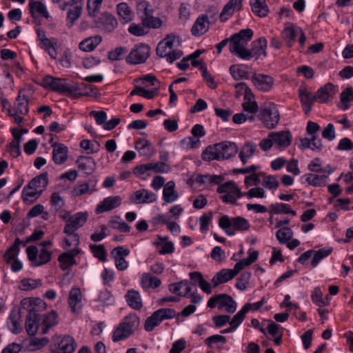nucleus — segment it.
I'll list each match as a JSON object with an SVG mask.
<instances>
[{
	"label": "nucleus",
	"mask_w": 353,
	"mask_h": 353,
	"mask_svg": "<svg viewBox=\"0 0 353 353\" xmlns=\"http://www.w3.org/2000/svg\"><path fill=\"white\" fill-rule=\"evenodd\" d=\"M252 37L253 31L250 28L241 30L238 33L234 34L229 39L230 52L242 59H250L252 57V52L245 46Z\"/></svg>",
	"instance_id": "f257e3e1"
},
{
	"label": "nucleus",
	"mask_w": 353,
	"mask_h": 353,
	"mask_svg": "<svg viewBox=\"0 0 353 353\" xmlns=\"http://www.w3.org/2000/svg\"><path fill=\"white\" fill-rule=\"evenodd\" d=\"M238 152L237 145L232 142L223 141L208 146L202 153L204 161L223 160L231 158Z\"/></svg>",
	"instance_id": "f03ea898"
},
{
	"label": "nucleus",
	"mask_w": 353,
	"mask_h": 353,
	"mask_svg": "<svg viewBox=\"0 0 353 353\" xmlns=\"http://www.w3.org/2000/svg\"><path fill=\"white\" fill-rule=\"evenodd\" d=\"M41 85L46 89L72 97H76L77 91L79 90V88L76 85L67 83L65 79L56 78L50 75L42 79Z\"/></svg>",
	"instance_id": "7ed1b4c3"
},
{
	"label": "nucleus",
	"mask_w": 353,
	"mask_h": 353,
	"mask_svg": "<svg viewBox=\"0 0 353 353\" xmlns=\"http://www.w3.org/2000/svg\"><path fill=\"white\" fill-rule=\"evenodd\" d=\"M140 324L139 318L136 314L126 316L114 330L112 340L117 342L127 339L136 331Z\"/></svg>",
	"instance_id": "20e7f679"
},
{
	"label": "nucleus",
	"mask_w": 353,
	"mask_h": 353,
	"mask_svg": "<svg viewBox=\"0 0 353 353\" xmlns=\"http://www.w3.org/2000/svg\"><path fill=\"white\" fill-rule=\"evenodd\" d=\"M219 226L228 236H234L236 230L245 231L250 225L248 221L241 216L230 218L228 215H223L219 218Z\"/></svg>",
	"instance_id": "39448f33"
},
{
	"label": "nucleus",
	"mask_w": 353,
	"mask_h": 353,
	"mask_svg": "<svg viewBox=\"0 0 353 353\" xmlns=\"http://www.w3.org/2000/svg\"><path fill=\"white\" fill-rule=\"evenodd\" d=\"M46 306V303L38 299L35 301L34 305L29 310L26 321V329L29 335L34 336L37 334L39 326H41V324H39L41 316L39 310V309H45Z\"/></svg>",
	"instance_id": "423d86ee"
},
{
	"label": "nucleus",
	"mask_w": 353,
	"mask_h": 353,
	"mask_svg": "<svg viewBox=\"0 0 353 353\" xmlns=\"http://www.w3.org/2000/svg\"><path fill=\"white\" fill-rule=\"evenodd\" d=\"M216 191L221 194L220 199L224 203L236 204L237 199L243 196V192H241L239 187L232 181L220 185Z\"/></svg>",
	"instance_id": "0eeeda50"
},
{
	"label": "nucleus",
	"mask_w": 353,
	"mask_h": 353,
	"mask_svg": "<svg viewBox=\"0 0 353 353\" xmlns=\"http://www.w3.org/2000/svg\"><path fill=\"white\" fill-rule=\"evenodd\" d=\"M216 306L219 310H224L228 313H234L236 310V303L227 294H219L210 298L208 307L214 308Z\"/></svg>",
	"instance_id": "6e6552de"
},
{
	"label": "nucleus",
	"mask_w": 353,
	"mask_h": 353,
	"mask_svg": "<svg viewBox=\"0 0 353 353\" xmlns=\"http://www.w3.org/2000/svg\"><path fill=\"white\" fill-rule=\"evenodd\" d=\"M176 315V311L171 308L159 309L148 317L145 322V329L148 332H151L159 325L161 321L165 319H171Z\"/></svg>",
	"instance_id": "1a4fd4ad"
},
{
	"label": "nucleus",
	"mask_w": 353,
	"mask_h": 353,
	"mask_svg": "<svg viewBox=\"0 0 353 353\" xmlns=\"http://www.w3.org/2000/svg\"><path fill=\"white\" fill-rule=\"evenodd\" d=\"M52 340L50 345L52 353H72L76 348L74 339L70 336H54Z\"/></svg>",
	"instance_id": "9d476101"
},
{
	"label": "nucleus",
	"mask_w": 353,
	"mask_h": 353,
	"mask_svg": "<svg viewBox=\"0 0 353 353\" xmlns=\"http://www.w3.org/2000/svg\"><path fill=\"white\" fill-rule=\"evenodd\" d=\"M150 54V48L145 43L136 45L126 57V61L129 64H141L148 59Z\"/></svg>",
	"instance_id": "9b49d317"
},
{
	"label": "nucleus",
	"mask_w": 353,
	"mask_h": 353,
	"mask_svg": "<svg viewBox=\"0 0 353 353\" xmlns=\"http://www.w3.org/2000/svg\"><path fill=\"white\" fill-rule=\"evenodd\" d=\"M259 118L267 128L273 129L279 122L280 114L277 108L272 105L262 110Z\"/></svg>",
	"instance_id": "f8f14e48"
},
{
	"label": "nucleus",
	"mask_w": 353,
	"mask_h": 353,
	"mask_svg": "<svg viewBox=\"0 0 353 353\" xmlns=\"http://www.w3.org/2000/svg\"><path fill=\"white\" fill-rule=\"evenodd\" d=\"M95 24L101 32L110 33L117 28L118 21L112 14L104 12L95 20Z\"/></svg>",
	"instance_id": "ddd939ff"
},
{
	"label": "nucleus",
	"mask_w": 353,
	"mask_h": 353,
	"mask_svg": "<svg viewBox=\"0 0 353 353\" xmlns=\"http://www.w3.org/2000/svg\"><path fill=\"white\" fill-rule=\"evenodd\" d=\"M88 218V214L86 212H80L70 216L66 221L63 232H70L71 234L72 231H76L86 223Z\"/></svg>",
	"instance_id": "4468645a"
},
{
	"label": "nucleus",
	"mask_w": 353,
	"mask_h": 353,
	"mask_svg": "<svg viewBox=\"0 0 353 353\" xmlns=\"http://www.w3.org/2000/svg\"><path fill=\"white\" fill-rule=\"evenodd\" d=\"M252 81L259 90L268 92L273 87L274 80L269 75L254 74L252 77Z\"/></svg>",
	"instance_id": "2eb2a0df"
},
{
	"label": "nucleus",
	"mask_w": 353,
	"mask_h": 353,
	"mask_svg": "<svg viewBox=\"0 0 353 353\" xmlns=\"http://www.w3.org/2000/svg\"><path fill=\"white\" fill-rule=\"evenodd\" d=\"M131 202L136 204L150 203L157 201V195L146 189L134 192L130 197Z\"/></svg>",
	"instance_id": "dca6fc26"
},
{
	"label": "nucleus",
	"mask_w": 353,
	"mask_h": 353,
	"mask_svg": "<svg viewBox=\"0 0 353 353\" xmlns=\"http://www.w3.org/2000/svg\"><path fill=\"white\" fill-rule=\"evenodd\" d=\"M156 52L158 56L165 58L169 63H172L183 56L182 51L179 50H172L161 42L158 44Z\"/></svg>",
	"instance_id": "f3484780"
},
{
	"label": "nucleus",
	"mask_w": 353,
	"mask_h": 353,
	"mask_svg": "<svg viewBox=\"0 0 353 353\" xmlns=\"http://www.w3.org/2000/svg\"><path fill=\"white\" fill-rule=\"evenodd\" d=\"M210 28L209 17L206 14L199 16L191 28V32L194 37H200L206 33Z\"/></svg>",
	"instance_id": "a211bd4d"
},
{
	"label": "nucleus",
	"mask_w": 353,
	"mask_h": 353,
	"mask_svg": "<svg viewBox=\"0 0 353 353\" xmlns=\"http://www.w3.org/2000/svg\"><path fill=\"white\" fill-rule=\"evenodd\" d=\"M336 94V87L331 83H328L321 87L315 94L316 101L323 103L328 102Z\"/></svg>",
	"instance_id": "6ab92c4d"
},
{
	"label": "nucleus",
	"mask_w": 353,
	"mask_h": 353,
	"mask_svg": "<svg viewBox=\"0 0 353 353\" xmlns=\"http://www.w3.org/2000/svg\"><path fill=\"white\" fill-rule=\"evenodd\" d=\"M53 148L52 160L57 165L63 164L68 159V149L63 143H54L52 144Z\"/></svg>",
	"instance_id": "aec40b11"
},
{
	"label": "nucleus",
	"mask_w": 353,
	"mask_h": 353,
	"mask_svg": "<svg viewBox=\"0 0 353 353\" xmlns=\"http://www.w3.org/2000/svg\"><path fill=\"white\" fill-rule=\"evenodd\" d=\"M270 137H272L274 144L279 149L288 148L292 141V135L289 131L270 132Z\"/></svg>",
	"instance_id": "412c9836"
},
{
	"label": "nucleus",
	"mask_w": 353,
	"mask_h": 353,
	"mask_svg": "<svg viewBox=\"0 0 353 353\" xmlns=\"http://www.w3.org/2000/svg\"><path fill=\"white\" fill-rule=\"evenodd\" d=\"M121 201L120 196H108L97 205L96 212L100 214L113 210L121 205Z\"/></svg>",
	"instance_id": "4be33fe9"
},
{
	"label": "nucleus",
	"mask_w": 353,
	"mask_h": 353,
	"mask_svg": "<svg viewBox=\"0 0 353 353\" xmlns=\"http://www.w3.org/2000/svg\"><path fill=\"white\" fill-rule=\"evenodd\" d=\"M236 276L233 269H223L217 272L212 279L213 288H216L220 284L225 283Z\"/></svg>",
	"instance_id": "5701e85b"
},
{
	"label": "nucleus",
	"mask_w": 353,
	"mask_h": 353,
	"mask_svg": "<svg viewBox=\"0 0 353 353\" xmlns=\"http://www.w3.org/2000/svg\"><path fill=\"white\" fill-rule=\"evenodd\" d=\"M79 253L78 249H73L69 252H64L59 256L60 267L62 270L69 269L72 265L76 263L74 256Z\"/></svg>",
	"instance_id": "b1692460"
},
{
	"label": "nucleus",
	"mask_w": 353,
	"mask_h": 353,
	"mask_svg": "<svg viewBox=\"0 0 353 353\" xmlns=\"http://www.w3.org/2000/svg\"><path fill=\"white\" fill-rule=\"evenodd\" d=\"M299 97L301 103L305 106L304 108L305 114H308L311 111L314 101H316L315 94L309 92L306 88L301 87L299 88Z\"/></svg>",
	"instance_id": "393cba45"
},
{
	"label": "nucleus",
	"mask_w": 353,
	"mask_h": 353,
	"mask_svg": "<svg viewBox=\"0 0 353 353\" xmlns=\"http://www.w3.org/2000/svg\"><path fill=\"white\" fill-rule=\"evenodd\" d=\"M128 305L134 310H139L143 307V302L139 292L134 290H130L125 295Z\"/></svg>",
	"instance_id": "a878e982"
},
{
	"label": "nucleus",
	"mask_w": 353,
	"mask_h": 353,
	"mask_svg": "<svg viewBox=\"0 0 353 353\" xmlns=\"http://www.w3.org/2000/svg\"><path fill=\"white\" fill-rule=\"evenodd\" d=\"M19 245H22V241L17 238L14 243L6 250L3 256V259L6 263H10L12 261L17 259L20 252Z\"/></svg>",
	"instance_id": "bb28decb"
},
{
	"label": "nucleus",
	"mask_w": 353,
	"mask_h": 353,
	"mask_svg": "<svg viewBox=\"0 0 353 353\" xmlns=\"http://www.w3.org/2000/svg\"><path fill=\"white\" fill-rule=\"evenodd\" d=\"M29 7L30 13L33 17L37 16L43 17L45 18L49 17V14L46 6L40 1L30 0Z\"/></svg>",
	"instance_id": "cd10ccee"
},
{
	"label": "nucleus",
	"mask_w": 353,
	"mask_h": 353,
	"mask_svg": "<svg viewBox=\"0 0 353 353\" xmlns=\"http://www.w3.org/2000/svg\"><path fill=\"white\" fill-rule=\"evenodd\" d=\"M117 12L125 23L131 22L134 17L131 8L125 2L117 5Z\"/></svg>",
	"instance_id": "c85d7f7f"
},
{
	"label": "nucleus",
	"mask_w": 353,
	"mask_h": 353,
	"mask_svg": "<svg viewBox=\"0 0 353 353\" xmlns=\"http://www.w3.org/2000/svg\"><path fill=\"white\" fill-rule=\"evenodd\" d=\"M268 46L267 40L263 38H259L252 43V48L250 50L252 52V57L259 59L261 55L267 56L266 48Z\"/></svg>",
	"instance_id": "c756f323"
},
{
	"label": "nucleus",
	"mask_w": 353,
	"mask_h": 353,
	"mask_svg": "<svg viewBox=\"0 0 353 353\" xmlns=\"http://www.w3.org/2000/svg\"><path fill=\"white\" fill-rule=\"evenodd\" d=\"M175 183L174 181H168L164 186L163 190V199L168 203H172L177 200L178 193L174 190Z\"/></svg>",
	"instance_id": "7c9ffc66"
},
{
	"label": "nucleus",
	"mask_w": 353,
	"mask_h": 353,
	"mask_svg": "<svg viewBox=\"0 0 353 353\" xmlns=\"http://www.w3.org/2000/svg\"><path fill=\"white\" fill-rule=\"evenodd\" d=\"M79 168L86 174H92L94 170L96 163L93 158L90 157H80L77 161Z\"/></svg>",
	"instance_id": "2f4dec72"
},
{
	"label": "nucleus",
	"mask_w": 353,
	"mask_h": 353,
	"mask_svg": "<svg viewBox=\"0 0 353 353\" xmlns=\"http://www.w3.org/2000/svg\"><path fill=\"white\" fill-rule=\"evenodd\" d=\"M57 314L54 311H51L48 314L43 316L41 323V333L46 334L48 330L52 326L55 325L57 323Z\"/></svg>",
	"instance_id": "473e14b6"
},
{
	"label": "nucleus",
	"mask_w": 353,
	"mask_h": 353,
	"mask_svg": "<svg viewBox=\"0 0 353 353\" xmlns=\"http://www.w3.org/2000/svg\"><path fill=\"white\" fill-rule=\"evenodd\" d=\"M259 252L257 251L249 250V256L247 259H243L236 263L233 268L236 274L237 275L239 272L245 268L252 264L258 258Z\"/></svg>",
	"instance_id": "72a5a7b5"
},
{
	"label": "nucleus",
	"mask_w": 353,
	"mask_h": 353,
	"mask_svg": "<svg viewBox=\"0 0 353 353\" xmlns=\"http://www.w3.org/2000/svg\"><path fill=\"white\" fill-rule=\"evenodd\" d=\"M102 39L100 36L91 37L80 42L79 47L83 51L91 52L99 45Z\"/></svg>",
	"instance_id": "f704fd0d"
},
{
	"label": "nucleus",
	"mask_w": 353,
	"mask_h": 353,
	"mask_svg": "<svg viewBox=\"0 0 353 353\" xmlns=\"http://www.w3.org/2000/svg\"><path fill=\"white\" fill-rule=\"evenodd\" d=\"M28 97L20 91L14 104L16 112L20 114H26L28 112Z\"/></svg>",
	"instance_id": "c9c22d12"
},
{
	"label": "nucleus",
	"mask_w": 353,
	"mask_h": 353,
	"mask_svg": "<svg viewBox=\"0 0 353 353\" xmlns=\"http://www.w3.org/2000/svg\"><path fill=\"white\" fill-rule=\"evenodd\" d=\"M237 6H241V1L239 0H230L224 6L222 12L220 14V20L225 21L230 17L234 11V8Z\"/></svg>",
	"instance_id": "e433bc0d"
},
{
	"label": "nucleus",
	"mask_w": 353,
	"mask_h": 353,
	"mask_svg": "<svg viewBox=\"0 0 353 353\" xmlns=\"http://www.w3.org/2000/svg\"><path fill=\"white\" fill-rule=\"evenodd\" d=\"M21 318L19 311H12L9 316L8 325L10 330L13 333H18L20 332Z\"/></svg>",
	"instance_id": "4c0bfd02"
},
{
	"label": "nucleus",
	"mask_w": 353,
	"mask_h": 353,
	"mask_svg": "<svg viewBox=\"0 0 353 353\" xmlns=\"http://www.w3.org/2000/svg\"><path fill=\"white\" fill-rule=\"evenodd\" d=\"M256 147V145L252 142H248L242 147L239 158L243 164H245L248 159L254 155Z\"/></svg>",
	"instance_id": "58836bf2"
},
{
	"label": "nucleus",
	"mask_w": 353,
	"mask_h": 353,
	"mask_svg": "<svg viewBox=\"0 0 353 353\" xmlns=\"http://www.w3.org/2000/svg\"><path fill=\"white\" fill-rule=\"evenodd\" d=\"M250 6L254 13L260 17H265L268 13L265 0H250Z\"/></svg>",
	"instance_id": "ea45409f"
},
{
	"label": "nucleus",
	"mask_w": 353,
	"mask_h": 353,
	"mask_svg": "<svg viewBox=\"0 0 353 353\" xmlns=\"http://www.w3.org/2000/svg\"><path fill=\"white\" fill-rule=\"evenodd\" d=\"M141 282L144 289H148L150 288L154 289L158 288L161 283L159 278L152 276L150 273L143 274Z\"/></svg>",
	"instance_id": "a19ab883"
},
{
	"label": "nucleus",
	"mask_w": 353,
	"mask_h": 353,
	"mask_svg": "<svg viewBox=\"0 0 353 353\" xmlns=\"http://www.w3.org/2000/svg\"><path fill=\"white\" fill-rule=\"evenodd\" d=\"M42 190H37V188H30L29 185L23 190L22 197L26 203H32L37 199L42 192Z\"/></svg>",
	"instance_id": "79ce46f5"
},
{
	"label": "nucleus",
	"mask_w": 353,
	"mask_h": 353,
	"mask_svg": "<svg viewBox=\"0 0 353 353\" xmlns=\"http://www.w3.org/2000/svg\"><path fill=\"white\" fill-rule=\"evenodd\" d=\"M39 45L40 48L47 52L52 59H56L57 58L58 52L56 48L57 41L56 39H50L49 40L41 43V44Z\"/></svg>",
	"instance_id": "37998d69"
},
{
	"label": "nucleus",
	"mask_w": 353,
	"mask_h": 353,
	"mask_svg": "<svg viewBox=\"0 0 353 353\" xmlns=\"http://www.w3.org/2000/svg\"><path fill=\"white\" fill-rule=\"evenodd\" d=\"M81 292L79 288H72L69 294L68 303L72 310L76 312V307H80Z\"/></svg>",
	"instance_id": "c03bdc74"
},
{
	"label": "nucleus",
	"mask_w": 353,
	"mask_h": 353,
	"mask_svg": "<svg viewBox=\"0 0 353 353\" xmlns=\"http://www.w3.org/2000/svg\"><path fill=\"white\" fill-rule=\"evenodd\" d=\"M226 341L227 340L225 336L219 334L212 335L205 339V343L209 347L213 348L215 347L214 345H216L217 349H222Z\"/></svg>",
	"instance_id": "a18cd8bd"
},
{
	"label": "nucleus",
	"mask_w": 353,
	"mask_h": 353,
	"mask_svg": "<svg viewBox=\"0 0 353 353\" xmlns=\"http://www.w3.org/2000/svg\"><path fill=\"white\" fill-rule=\"evenodd\" d=\"M48 183V173L43 172L32 179L28 183L30 188H37L41 190L47 186Z\"/></svg>",
	"instance_id": "49530a36"
},
{
	"label": "nucleus",
	"mask_w": 353,
	"mask_h": 353,
	"mask_svg": "<svg viewBox=\"0 0 353 353\" xmlns=\"http://www.w3.org/2000/svg\"><path fill=\"white\" fill-rule=\"evenodd\" d=\"M305 181L313 186L324 185L326 182L327 176L325 174L318 175L316 174H306L304 175Z\"/></svg>",
	"instance_id": "de8ad7c7"
},
{
	"label": "nucleus",
	"mask_w": 353,
	"mask_h": 353,
	"mask_svg": "<svg viewBox=\"0 0 353 353\" xmlns=\"http://www.w3.org/2000/svg\"><path fill=\"white\" fill-rule=\"evenodd\" d=\"M141 21L146 26L148 30L150 28L157 29L161 27L163 21L160 18L153 17V14L149 16L141 17Z\"/></svg>",
	"instance_id": "09e8293b"
},
{
	"label": "nucleus",
	"mask_w": 353,
	"mask_h": 353,
	"mask_svg": "<svg viewBox=\"0 0 353 353\" xmlns=\"http://www.w3.org/2000/svg\"><path fill=\"white\" fill-rule=\"evenodd\" d=\"M342 110H347L350 108L349 103L353 101V88L348 87L345 88L340 95Z\"/></svg>",
	"instance_id": "8fccbe9b"
},
{
	"label": "nucleus",
	"mask_w": 353,
	"mask_h": 353,
	"mask_svg": "<svg viewBox=\"0 0 353 353\" xmlns=\"http://www.w3.org/2000/svg\"><path fill=\"white\" fill-rule=\"evenodd\" d=\"M281 35L282 38L285 41L287 46L291 47L295 41L296 35H298L297 28L286 27L282 31Z\"/></svg>",
	"instance_id": "3c124183"
},
{
	"label": "nucleus",
	"mask_w": 353,
	"mask_h": 353,
	"mask_svg": "<svg viewBox=\"0 0 353 353\" xmlns=\"http://www.w3.org/2000/svg\"><path fill=\"white\" fill-rule=\"evenodd\" d=\"M323 294L319 287H316L314 289L312 294V301L319 307H324L329 304L328 296H326V299L322 298Z\"/></svg>",
	"instance_id": "603ef678"
},
{
	"label": "nucleus",
	"mask_w": 353,
	"mask_h": 353,
	"mask_svg": "<svg viewBox=\"0 0 353 353\" xmlns=\"http://www.w3.org/2000/svg\"><path fill=\"white\" fill-rule=\"evenodd\" d=\"M128 30L130 34L136 37H143L149 32V30L143 22L138 24L131 23Z\"/></svg>",
	"instance_id": "864d4df0"
},
{
	"label": "nucleus",
	"mask_w": 353,
	"mask_h": 353,
	"mask_svg": "<svg viewBox=\"0 0 353 353\" xmlns=\"http://www.w3.org/2000/svg\"><path fill=\"white\" fill-rule=\"evenodd\" d=\"M276 236L280 243L285 244L292 239L293 232L290 228L283 227L277 231Z\"/></svg>",
	"instance_id": "5fc2aeb1"
},
{
	"label": "nucleus",
	"mask_w": 353,
	"mask_h": 353,
	"mask_svg": "<svg viewBox=\"0 0 353 353\" xmlns=\"http://www.w3.org/2000/svg\"><path fill=\"white\" fill-rule=\"evenodd\" d=\"M89 248L94 257L97 258L101 262L106 261L107 252L103 245L91 244L89 245Z\"/></svg>",
	"instance_id": "6e6d98bb"
},
{
	"label": "nucleus",
	"mask_w": 353,
	"mask_h": 353,
	"mask_svg": "<svg viewBox=\"0 0 353 353\" xmlns=\"http://www.w3.org/2000/svg\"><path fill=\"white\" fill-rule=\"evenodd\" d=\"M82 12V3L72 6L67 13V18L70 23L72 25L79 18Z\"/></svg>",
	"instance_id": "4d7b16f0"
},
{
	"label": "nucleus",
	"mask_w": 353,
	"mask_h": 353,
	"mask_svg": "<svg viewBox=\"0 0 353 353\" xmlns=\"http://www.w3.org/2000/svg\"><path fill=\"white\" fill-rule=\"evenodd\" d=\"M103 1V0L87 1V10L90 17H96L99 14Z\"/></svg>",
	"instance_id": "13d9d810"
},
{
	"label": "nucleus",
	"mask_w": 353,
	"mask_h": 353,
	"mask_svg": "<svg viewBox=\"0 0 353 353\" xmlns=\"http://www.w3.org/2000/svg\"><path fill=\"white\" fill-rule=\"evenodd\" d=\"M42 285L41 280L25 279L21 281L19 288L22 290L27 291L37 288Z\"/></svg>",
	"instance_id": "bf43d9fd"
},
{
	"label": "nucleus",
	"mask_w": 353,
	"mask_h": 353,
	"mask_svg": "<svg viewBox=\"0 0 353 353\" xmlns=\"http://www.w3.org/2000/svg\"><path fill=\"white\" fill-rule=\"evenodd\" d=\"M332 249H320L317 251H313L314 256L311 261L312 267H315L323 259L331 254Z\"/></svg>",
	"instance_id": "052dcab7"
},
{
	"label": "nucleus",
	"mask_w": 353,
	"mask_h": 353,
	"mask_svg": "<svg viewBox=\"0 0 353 353\" xmlns=\"http://www.w3.org/2000/svg\"><path fill=\"white\" fill-rule=\"evenodd\" d=\"M247 312H248V307L243 306L242 307V309L233 316L232 320L229 321L230 325H232L235 329H236L238 327V326L244 320Z\"/></svg>",
	"instance_id": "680f3d73"
},
{
	"label": "nucleus",
	"mask_w": 353,
	"mask_h": 353,
	"mask_svg": "<svg viewBox=\"0 0 353 353\" xmlns=\"http://www.w3.org/2000/svg\"><path fill=\"white\" fill-rule=\"evenodd\" d=\"M150 142L144 139H139L136 143V148L139 150L143 151V155H152L154 153L153 149L150 148Z\"/></svg>",
	"instance_id": "e2e57ef3"
},
{
	"label": "nucleus",
	"mask_w": 353,
	"mask_h": 353,
	"mask_svg": "<svg viewBox=\"0 0 353 353\" xmlns=\"http://www.w3.org/2000/svg\"><path fill=\"white\" fill-rule=\"evenodd\" d=\"M52 252L46 248H42L38 253L36 261V266L42 265L47 263L51 259Z\"/></svg>",
	"instance_id": "0e129e2a"
},
{
	"label": "nucleus",
	"mask_w": 353,
	"mask_h": 353,
	"mask_svg": "<svg viewBox=\"0 0 353 353\" xmlns=\"http://www.w3.org/2000/svg\"><path fill=\"white\" fill-rule=\"evenodd\" d=\"M251 278L250 272H244L243 273L240 277L237 279L236 287L237 289L240 290H245L250 282V279Z\"/></svg>",
	"instance_id": "69168bd1"
},
{
	"label": "nucleus",
	"mask_w": 353,
	"mask_h": 353,
	"mask_svg": "<svg viewBox=\"0 0 353 353\" xmlns=\"http://www.w3.org/2000/svg\"><path fill=\"white\" fill-rule=\"evenodd\" d=\"M263 180V185L265 188L270 190H276L279 186V181L276 177L272 175L265 176Z\"/></svg>",
	"instance_id": "338daca9"
},
{
	"label": "nucleus",
	"mask_w": 353,
	"mask_h": 353,
	"mask_svg": "<svg viewBox=\"0 0 353 353\" xmlns=\"http://www.w3.org/2000/svg\"><path fill=\"white\" fill-rule=\"evenodd\" d=\"M137 13H143L141 17L149 16L150 14H153V10L150 8V4L148 1H139L137 4Z\"/></svg>",
	"instance_id": "774afa93"
}]
</instances>
